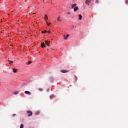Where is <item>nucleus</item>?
I'll list each match as a JSON object with an SVG mask.
<instances>
[{
  "instance_id": "obj_1",
  "label": "nucleus",
  "mask_w": 128,
  "mask_h": 128,
  "mask_svg": "<svg viewBox=\"0 0 128 128\" xmlns=\"http://www.w3.org/2000/svg\"><path fill=\"white\" fill-rule=\"evenodd\" d=\"M26 112V115L28 116H32V112L28 110H27Z\"/></svg>"
},
{
  "instance_id": "obj_2",
  "label": "nucleus",
  "mask_w": 128,
  "mask_h": 128,
  "mask_svg": "<svg viewBox=\"0 0 128 128\" xmlns=\"http://www.w3.org/2000/svg\"><path fill=\"white\" fill-rule=\"evenodd\" d=\"M90 0H86V4H90V2H91Z\"/></svg>"
},
{
  "instance_id": "obj_3",
  "label": "nucleus",
  "mask_w": 128,
  "mask_h": 128,
  "mask_svg": "<svg viewBox=\"0 0 128 128\" xmlns=\"http://www.w3.org/2000/svg\"><path fill=\"white\" fill-rule=\"evenodd\" d=\"M24 94H28V96H30V94H32V93H30L28 91H25Z\"/></svg>"
},
{
  "instance_id": "obj_4",
  "label": "nucleus",
  "mask_w": 128,
  "mask_h": 128,
  "mask_svg": "<svg viewBox=\"0 0 128 128\" xmlns=\"http://www.w3.org/2000/svg\"><path fill=\"white\" fill-rule=\"evenodd\" d=\"M64 40H67L68 38V36H70V35L68 34H67L66 36L64 35Z\"/></svg>"
},
{
  "instance_id": "obj_5",
  "label": "nucleus",
  "mask_w": 128,
  "mask_h": 128,
  "mask_svg": "<svg viewBox=\"0 0 128 128\" xmlns=\"http://www.w3.org/2000/svg\"><path fill=\"white\" fill-rule=\"evenodd\" d=\"M46 45L44 44V42L41 44V48H46Z\"/></svg>"
},
{
  "instance_id": "obj_6",
  "label": "nucleus",
  "mask_w": 128,
  "mask_h": 128,
  "mask_svg": "<svg viewBox=\"0 0 128 128\" xmlns=\"http://www.w3.org/2000/svg\"><path fill=\"white\" fill-rule=\"evenodd\" d=\"M61 72H63V74H65L66 72H68V71L66 70H62Z\"/></svg>"
},
{
  "instance_id": "obj_7",
  "label": "nucleus",
  "mask_w": 128,
  "mask_h": 128,
  "mask_svg": "<svg viewBox=\"0 0 128 128\" xmlns=\"http://www.w3.org/2000/svg\"><path fill=\"white\" fill-rule=\"evenodd\" d=\"M76 6V4H74L72 6L71 8H74Z\"/></svg>"
},
{
  "instance_id": "obj_8",
  "label": "nucleus",
  "mask_w": 128,
  "mask_h": 128,
  "mask_svg": "<svg viewBox=\"0 0 128 128\" xmlns=\"http://www.w3.org/2000/svg\"><path fill=\"white\" fill-rule=\"evenodd\" d=\"M76 10H78V6H76L74 8V12H76Z\"/></svg>"
},
{
  "instance_id": "obj_9",
  "label": "nucleus",
  "mask_w": 128,
  "mask_h": 128,
  "mask_svg": "<svg viewBox=\"0 0 128 128\" xmlns=\"http://www.w3.org/2000/svg\"><path fill=\"white\" fill-rule=\"evenodd\" d=\"M50 41H48H48H46L45 42V44H47V46H50V45H48V44H50Z\"/></svg>"
},
{
  "instance_id": "obj_10",
  "label": "nucleus",
  "mask_w": 128,
  "mask_h": 128,
  "mask_svg": "<svg viewBox=\"0 0 128 128\" xmlns=\"http://www.w3.org/2000/svg\"><path fill=\"white\" fill-rule=\"evenodd\" d=\"M18 72V69H16L14 68H13V72Z\"/></svg>"
},
{
  "instance_id": "obj_11",
  "label": "nucleus",
  "mask_w": 128,
  "mask_h": 128,
  "mask_svg": "<svg viewBox=\"0 0 128 128\" xmlns=\"http://www.w3.org/2000/svg\"><path fill=\"white\" fill-rule=\"evenodd\" d=\"M82 14H79V20H82Z\"/></svg>"
},
{
  "instance_id": "obj_12",
  "label": "nucleus",
  "mask_w": 128,
  "mask_h": 128,
  "mask_svg": "<svg viewBox=\"0 0 128 128\" xmlns=\"http://www.w3.org/2000/svg\"><path fill=\"white\" fill-rule=\"evenodd\" d=\"M20 92L18 91H16L14 92V94H18Z\"/></svg>"
},
{
  "instance_id": "obj_13",
  "label": "nucleus",
  "mask_w": 128,
  "mask_h": 128,
  "mask_svg": "<svg viewBox=\"0 0 128 128\" xmlns=\"http://www.w3.org/2000/svg\"><path fill=\"white\" fill-rule=\"evenodd\" d=\"M9 62H10V64H14V62H12V60H10Z\"/></svg>"
},
{
  "instance_id": "obj_14",
  "label": "nucleus",
  "mask_w": 128,
  "mask_h": 128,
  "mask_svg": "<svg viewBox=\"0 0 128 128\" xmlns=\"http://www.w3.org/2000/svg\"><path fill=\"white\" fill-rule=\"evenodd\" d=\"M57 20L58 22H60V16L58 17Z\"/></svg>"
},
{
  "instance_id": "obj_15",
  "label": "nucleus",
  "mask_w": 128,
  "mask_h": 128,
  "mask_svg": "<svg viewBox=\"0 0 128 128\" xmlns=\"http://www.w3.org/2000/svg\"><path fill=\"white\" fill-rule=\"evenodd\" d=\"M54 95L50 96V100H52V98H54Z\"/></svg>"
},
{
  "instance_id": "obj_16",
  "label": "nucleus",
  "mask_w": 128,
  "mask_h": 128,
  "mask_svg": "<svg viewBox=\"0 0 128 128\" xmlns=\"http://www.w3.org/2000/svg\"><path fill=\"white\" fill-rule=\"evenodd\" d=\"M42 34H46V32H48V30H45L44 31L42 32Z\"/></svg>"
},
{
  "instance_id": "obj_17",
  "label": "nucleus",
  "mask_w": 128,
  "mask_h": 128,
  "mask_svg": "<svg viewBox=\"0 0 128 128\" xmlns=\"http://www.w3.org/2000/svg\"><path fill=\"white\" fill-rule=\"evenodd\" d=\"M44 16H44L45 20H48V18L46 15L45 14Z\"/></svg>"
},
{
  "instance_id": "obj_18",
  "label": "nucleus",
  "mask_w": 128,
  "mask_h": 128,
  "mask_svg": "<svg viewBox=\"0 0 128 128\" xmlns=\"http://www.w3.org/2000/svg\"><path fill=\"white\" fill-rule=\"evenodd\" d=\"M20 128H24V124H21Z\"/></svg>"
},
{
  "instance_id": "obj_19",
  "label": "nucleus",
  "mask_w": 128,
  "mask_h": 128,
  "mask_svg": "<svg viewBox=\"0 0 128 128\" xmlns=\"http://www.w3.org/2000/svg\"><path fill=\"white\" fill-rule=\"evenodd\" d=\"M38 90H39L40 92H42V90H42V88H40L38 89Z\"/></svg>"
},
{
  "instance_id": "obj_20",
  "label": "nucleus",
  "mask_w": 128,
  "mask_h": 128,
  "mask_svg": "<svg viewBox=\"0 0 128 128\" xmlns=\"http://www.w3.org/2000/svg\"><path fill=\"white\" fill-rule=\"evenodd\" d=\"M32 64V62L31 61H28V64Z\"/></svg>"
},
{
  "instance_id": "obj_21",
  "label": "nucleus",
  "mask_w": 128,
  "mask_h": 128,
  "mask_svg": "<svg viewBox=\"0 0 128 128\" xmlns=\"http://www.w3.org/2000/svg\"><path fill=\"white\" fill-rule=\"evenodd\" d=\"M74 78H75V80H78V77H76V76H74Z\"/></svg>"
},
{
  "instance_id": "obj_22",
  "label": "nucleus",
  "mask_w": 128,
  "mask_h": 128,
  "mask_svg": "<svg viewBox=\"0 0 128 128\" xmlns=\"http://www.w3.org/2000/svg\"><path fill=\"white\" fill-rule=\"evenodd\" d=\"M95 2H96V4H98V0H96Z\"/></svg>"
},
{
  "instance_id": "obj_23",
  "label": "nucleus",
  "mask_w": 128,
  "mask_h": 128,
  "mask_svg": "<svg viewBox=\"0 0 128 128\" xmlns=\"http://www.w3.org/2000/svg\"><path fill=\"white\" fill-rule=\"evenodd\" d=\"M46 24L48 26H50V23L48 24V22H46Z\"/></svg>"
},
{
  "instance_id": "obj_24",
  "label": "nucleus",
  "mask_w": 128,
  "mask_h": 128,
  "mask_svg": "<svg viewBox=\"0 0 128 128\" xmlns=\"http://www.w3.org/2000/svg\"><path fill=\"white\" fill-rule=\"evenodd\" d=\"M126 4H128V0L126 1Z\"/></svg>"
},
{
  "instance_id": "obj_25",
  "label": "nucleus",
  "mask_w": 128,
  "mask_h": 128,
  "mask_svg": "<svg viewBox=\"0 0 128 128\" xmlns=\"http://www.w3.org/2000/svg\"><path fill=\"white\" fill-rule=\"evenodd\" d=\"M47 32H48V34H50V31H47Z\"/></svg>"
},
{
  "instance_id": "obj_26",
  "label": "nucleus",
  "mask_w": 128,
  "mask_h": 128,
  "mask_svg": "<svg viewBox=\"0 0 128 128\" xmlns=\"http://www.w3.org/2000/svg\"><path fill=\"white\" fill-rule=\"evenodd\" d=\"M16 116V114H12V116Z\"/></svg>"
},
{
  "instance_id": "obj_27",
  "label": "nucleus",
  "mask_w": 128,
  "mask_h": 128,
  "mask_svg": "<svg viewBox=\"0 0 128 128\" xmlns=\"http://www.w3.org/2000/svg\"><path fill=\"white\" fill-rule=\"evenodd\" d=\"M68 14H70V12H68Z\"/></svg>"
},
{
  "instance_id": "obj_28",
  "label": "nucleus",
  "mask_w": 128,
  "mask_h": 128,
  "mask_svg": "<svg viewBox=\"0 0 128 128\" xmlns=\"http://www.w3.org/2000/svg\"><path fill=\"white\" fill-rule=\"evenodd\" d=\"M70 86H72V85H70Z\"/></svg>"
},
{
  "instance_id": "obj_29",
  "label": "nucleus",
  "mask_w": 128,
  "mask_h": 128,
  "mask_svg": "<svg viewBox=\"0 0 128 128\" xmlns=\"http://www.w3.org/2000/svg\"><path fill=\"white\" fill-rule=\"evenodd\" d=\"M34 14V13H33Z\"/></svg>"
}]
</instances>
